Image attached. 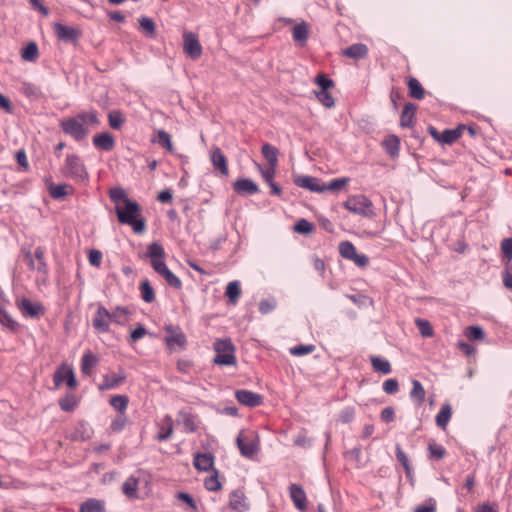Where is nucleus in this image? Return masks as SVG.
<instances>
[{
    "label": "nucleus",
    "instance_id": "obj_3",
    "mask_svg": "<svg viewBox=\"0 0 512 512\" xmlns=\"http://www.w3.org/2000/svg\"><path fill=\"white\" fill-rule=\"evenodd\" d=\"M115 212L121 224L130 225L136 234H141L146 229V223L140 217L141 206L134 200L125 199L123 206L116 205Z\"/></svg>",
    "mask_w": 512,
    "mask_h": 512
},
{
    "label": "nucleus",
    "instance_id": "obj_23",
    "mask_svg": "<svg viewBox=\"0 0 512 512\" xmlns=\"http://www.w3.org/2000/svg\"><path fill=\"white\" fill-rule=\"evenodd\" d=\"M234 191L242 196L256 193V183L250 179H238L233 183Z\"/></svg>",
    "mask_w": 512,
    "mask_h": 512
},
{
    "label": "nucleus",
    "instance_id": "obj_24",
    "mask_svg": "<svg viewBox=\"0 0 512 512\" xmlns=\"http://www.w3.org/2000/svg\"><path fill=\"white\" fill-rule=\"evenodd\" d=\"M342 55L351 59H362L368 55V47L362 43L353 44L342 51Z\"/></svg>",
    "mask_w": 512,
    "mask_h": 512
},
{
    "label": "nucleus",
    "instance_id": "obj_39",
    "mask_svg": "<svg viewBox=\"0 0 512 512\" xmlns=\"http://www.w3.org/2000/svg\"><path fill=\"white\" fill-rule=\"evenodd\" d=\"M163 423L165 426L161 428V431L156 436V439L160 442L167 441L173 433V420L170 415L164 416Z\"/></svg>",
    "mask_w": 512,
    "mask_h": 512
},
{
    "label": "nucleus",
    "instance_id": "obj_16",
    "mask_svg": "<svg viewBox=\"0 0 512 512\" xmlns=\"http://www.w3.org/2000/svg\"><path fill=\"white\" fill-rule=\"evenodd\" d=\"M289 494L291 497V500L293 501L295 507L300 510L304 511L307 508V498L306 493L302 486L299 484H291L289 487Z\"/></svg>",
    "mask_w": 512,
    "mask_h": 512
},
{
    "label": "nucleus",
    "instance_id": "obj_6",
    "mask_svg": "<svg viewBox=\"0 0 512 512\" xmlns=\"http://www.w3.org/2000/svg\"><path fill=\"white\" fill-rule=\"evenodd\" d=\"M345 209L353 214L369 217L373 214L372 202L365 195H351L343 203Z\"/></svg>",
    "mask_w": 512,
    "mask_h": 512
},
{
    "label": "nucleus",
    "instance_id": "obj_25",
    "mask_svg": "<svg viewBox=\"0 0 512 512\" xmlns=\"http://www.w3.org/2000/svg\"><path fill=\"white\" fill-rule=\"evenodd\" d=\"M79 512H106L105 501L97 498H88L80 504Z\"/></svg>",
    "mask_w": 512,
    "mask_h": 512
},
{
    "label": "nucleus",
    "instance_id": "obj_13",
    "mask_svg": "<svg viewBox=\"0 0 512 512\" xmlns=\"http://www.w3.org/2000/svg\"><path fill=\"white\" fill-rule=\"evenodd\" d=\"M53 27L57 38L62 42L76 44L81 37V31L78 28L62 23H55Z\"/></svg>",
    "mask_w": 512,
    "mask_h": 512
},
{
    "label": "nucleus",
    "instance_id": "obj_17",
    "mask_svg": "<svg viewBox=\"0 0 512 512\" xmlns=\"http://www.w3.org/2000/svg\"><path fill=\"white\" fill-rule=\"evenodd\" d=\"M93 145L103 151H111L115 147V139L109 132H101L93 136Z\"/></svg>",
    "mask_w": 512,
    "mask_h": 512
},
{
    "label": "nucleus",
    "instance_id": "obj_31",
    "mask_svg": "<svg viewBox=\"0 0 512 512\" xmlns=\"http://www.w3.org/2000/svg\"><path fill=\"white\" fill-rule=\"evenodd\" d=\"M416 105L413 103H407L404 105V108L400 117V125L402 127H411L413 124V119L415 116Z\"/></svg>",
    "mask_w": 512,
    "mask_h": 512
},
{
    "label": "nucleus",
    "instance_id": "obj_15",
    "mask_svg": "<svg viewBox=\"0 0 512 512\" xmlns=\"http://www.w3.org/2000/svg\"><path fill=\"white\" fill-rule=\"evenodd\" d=\"M294 183L303 189L311 192H324V183L320 179L312 176L301 175L294 179Z\"/></svg>",
    "mask_w": 512,
    "mask_h": 512
},
{
    "label": "nucleus",
    "instance_id": "obj_27",
    "mask_svg": "<svg viewBox=\"0 0 512 512\" xmlns=\"http://www.w3.org/2000/svg\"><path fill=\"white\" fill-rule=\"evenodd\" d=\"M229 506L237 512H245L249 508L246 497L240 491H233L230 494Z\"/></svg>",
    "mask_w": 512,
    "mask_h": 512
},
{
    "label": "nucleus",
    "instance_id": "obj_53",
    "mask_svg": "<svg viewBox=\"0 0 512 512\" xmlns=\"http://www.w3.org/2000/svg\"><path fill=\"white\" fill-rule=\"evenodd\" d=\"M464 335L470 340H483L485 337V333L480 326H468L464 330Z\"/></svg>",
    "mask_w": 512,
    "mask_h": 512
},
{
    "label": "nucleus",
    "instance_id": "obj_29",
    "mask_svg": "<svg viewBox=\"0 0 512 512\" xmlns=\"http://www.w3.org/2000/svg\"><path fill=\"white\" fill-rule=\"evenodd\" d=\"M261 152L269 164L267 168L276 169L278 164V149L270 144H264Z\"/></svg>",
    "mask_w": 512,
    "mask_h": 512
},
{
    "label": "nucleus",
    "instance_id": "obj_19",
    "mask_svg": "<svg viewBox=\"0 0 512 512\" xmlns=\"http://www.w3.org/2000/svg\"><path fill=\"white\" fill-rule=\"evenodd\" d=\"M210 159L215 169L219 170L221 175H228L227 160L220 148L214 147L210 153Z\"/></svg>",
    "mask_w": 512,
    "mask_h": 512
},
{
    "label": "nucleus",
    "instance_id": "obj_37",
    "mask_svg": "<svg viewBox=\"0 0 512 512\" xmlns=\"http://www.w3.org/2000/svg\"><path fill=\"white\" fill-rule=\"evenodd\" d=\"M237 401L248 407L256 406V394L248 390H237L235 392Z\"/></svg>",
    "mask_w": 512,
    "mask_h": 512
},
{
    "label": "nucleus",
    "instance_id": "obj_59",
    "mask_svg": "<svg viewBox=\"0 0 512 512\" xmlns=\"http://www.w3.org/2000/svg\"><path fill=\"white\" fill-rule=\"evenodd\" d=\"M437 503L434 498L427 499L423 504L417 505L413 512H436Z\"/></svg>",
    "mask_w": 512,
    "mask_h": 512
},
{
    "label": "nucleus",
    "instance_id": "obj_51",
    "mask_svg": "<svg viewBox=\"0 0 512 512\" xmlns=\"http://www.w3.org/2000/svg\"><path fill=\"white\" fill-rule=\"evenodd\" d=\"M125 119L120 111L113 110L108 114V122L112 129H121Z\"/></svg>",
    "mask_w": 512,
    "mask_h": 512
},
{
    "label": "nucleus",
    "instance_id": "obj_5",
    "mask_svg": "<svg viewBox=\"0 0 512 512\" xmlns=\"http://www.w3.org/2000/svg\"><path fill=\"white\" fill-rule=\"evenodd\" d=\"M216 355L213 362L221 366H232L236 363L234 346L229 339H217L214 343Z\"/></svg>",
    "mask_w": 512,
    "mask_h": 512
},
{
    "label": "nucleus",
    "instance_id": "obj_9",
    "mask_svg": "<svg viewBox=\"0 0 512 512\" xmlns=\"http://www.w3.org/2000/svg\"><path fill=\"white\" fill-rule=\"evenodd\" d=\"M183 51L187 57L197 60L202 55V46L197 34L193 32H184L183 34Z\"/></svg>",
    "mask_w": 512,
    "mask_h": 512
},
{
    "label": "nucleus",
    "instance_id": "obj_55",
    "mask_svg": "<svg viewBox=\"0 0 512 512\" xmlns=\"http://www.w3.org/2000/svg\"><path fill=\"white\" fill-rule=\"evenodd\" d=\"M396 459L403 466L406 475L410 476L412 467L409 458L399 445L396 446Z\"/></svg>",
    "mask_w": 512,
    "mask_h": 512
},
{
    "label": "nucleus",
    "instance_id": "obj_21",
    "mask_svg": "<svg viewBox=\"0 0 512 512\" xmlns=\"http://www.w3.org/2000/svg\"><path fill=\"white\" fill-rule=\"evenodd\" d=\"M275 173L276 169L274 168L261 169L262 178L265 181V183L270 187V194L274 196H281L282 189L274 181Z\"/></svg>",
    "mask_w": 512,
    "mask_h": 512
},
{
    "label": "nucleus",
    "instance_id": "obj_40",
    "mask_svg": "<svg viewBox=\"0 0 512 512\" xmlns=\"http://www.w3.org/2000/svg\"><path fill=\"white\" fill-rule=\"evenodd\" d=\"M21 92L27 98H31V99H35V100L40 99L43 96L41 89L37 85H35L31 82H27V81H24L22 83Z\"/></svg>",
    "mask_w": 512,
    "mask_h": 512
},
{
    "label": "nucleus",
    "instance_id": "obj_48",
    "mask_svg": "<svg viewBox=\"0 0 512 512\" xmlns=\"http://www.w3.org/2000/svg\"><path fill=\"white\" fill-rule=\"evenodd\" d=\"M415 324H416L420 334L423 337L428 338V337H432L434 335L433 327L428 320L422 319V318H416Z\"/></svg>",
    "mask_w": 512,
    "mask_h": 512
},
{
    "label": "nucleus",
    "instance_id": "obj_12",
    "mask_svg": "<svg viewBox=\"0 0 512 512\" xmlns=\"http://www.w3.org/2000/svg\"><path fill=\"white\" fill-rule=\"evenodd\" d=\"M111 316L109 310L103 305H99L92 319V326L98 333H108L110 331Z\"/></svg>",
    "mask_w": 512,
    "mask_h": 512
},
{
    "label": "nucleus",
    "instance_id": "obj_47",
    "mask_svg": "<svg viewBox=\"0 0 512 512\" xmlns=\"http://www.w3.org/2000/svg\"><path fill=\"white\" fill-rule=\"evenodd\" d=\"M383 145L386 149V151L394 156V155H397L398 152H399V148H400V140L397 136L395 135H391V136H388L384 141H383Z\"/></svg>",
    "mask_w": 512,
    "mask_h": 512
},
{
    "label": "nucleus",
    "instance_id": "obj_32",
    "mask_svg": "<svg viewBox=\"0 0 512 512\" xmlns=\"http://www.w3.org/2000/svg\"><path fill=\"white\" fill-rule=\"evenodd\" d=\"M452 416V409L450 404H444L435 417L436 425L443 430L446 429Z\"/></svg>",
    "mask_w": 512,
    "mask_h": 512
},
{
    "label": "nucleus",
    "instance_id": "obj_4",
    "mask_svg": "<svg viewBox=\"0 0 512 512\" xmlns=\"http://www.w3.org/2000/svg\"><path fill=\"white\" fill-rule=\"evenodd\" d=\"M64 177L78 184H86L89 181V173L84 161L77 154H67L61 168Z\"/></svg>",
    "mask_w": 512,
    "mask_h": 512
},
{
    "label": "nucleus",
    "instance_id": "obj_54",
    "mask_svg": "<svg viewBox=\"0 0 512 512\" xmlns=\"http://www.w3.org/2000/svg\"><path fill=\"white\" fill-rule=\"evenodd\" d=\"M128 422V418L126 414H118L110 424V430L115 433H120L124 430L126 424Z\"/></svg>",
    "mask_w": 512,
    "mask_h": 512
},
{
    "label": "nucleus",
    "instance_id": "obj_61",
    "mask_svg": "<svg viewBox=\"0 0 512 512\" xmlns=\"http://www.w3.org/2000/svg\"><path fill=\"white\" fill-rule=\"evenodd\" d=\"M316 97L327 108H332L335 105L334 98L329 91H318Z\"/></svg>",
    "mask_w": 512,
    "mask_h": 512
},
{
    "label": "nucleus",
    "instance_id": "obj_8",
    "mask_svg": "<svg viewBox=\"0 0 512 512\" xmlns=\"http://www.w3.org/2000/svg\"><path fill=\"white\" fill-rule=\"evenodd\" d=\"M165 331L164 342L169 350H175L176 346L179 350L186 348L187 338L179 326L167 325Z\"/></svg>",
    "mask_w": 512,
    "mask_h": 512
},
{
    "label": "nucleus",
    "instance_id": "obj_63",
    "mask_svg": "<svg viewBox=\"0 0 512 512\" xmlns=\"http://www.w3.org/2000/svg\"><path fill=\"white\" fill-rule=\"evenodd\" d=\"M315 83L320 87L319 91H328L334 86V82L324 74H318Z\"/></svg>",
    "mask_w": 512,
    "mask_h": 512
},
{
    "label": "nucleus",
    "instance_id": "obj_1",
    "mask_svg": "<svg viewBox=\"0 0 512 512\" xmlns=\"http://www.w3.org/2000/svg\"><path fill=\"white\" fill-rule=\"evenodd\" d=\"M100 120L95 110L78 113L74 117L63 118L59 126L61 130L75 141H82L89 134V125L98 126Z\"/></svg>",
    "mask_w": 512,
    "mask_h": 512
},
{
    "label": "nucleus",
    "instance_id": "obj_2",
    "mask_svg": "<svg viewBox=\"0 0 512 512\" xmlns=\"http://www.w3.org/2000/svg\"><path fill=\"white\" fill-rule=\"evenodd\" d=\"M145 257L150 258L151 266L156 273L163 277L166 283L177 290L182 288V281L176 276L164 262L165 250L158 242H153L148 245Z\"/></svg>",
    "mask_w": 512,
    "mask_h": 512
},
{
    "label": "nucleus",
    "instance_id": "obj_30",
    "mask_svg": "<svg viewBox=\"0 0 512 512\" xmlns=\"http://www.w3.org/2000/svg\"><path fill=\"white\" fill-rule=\"evenodd\" d=\"M370 362L375 372H379L386 375L391 373L392 371L391 364L387 359L372 355L370 356Z\"/></svg>",
    "mask_w": 512,
    "mask_h": 512
},
{
    "label": "nucleus",
    "instance_id": "obj_14",
    "mask_svg": "<svg viewBox=\"0 0 512 512\" xmlns=\"http://www.w3.org/2000/svg\"><path fill=\"white\" fill-rule=\"evenodd\" d=\"M64 381L69 388H75L77 386V380L73 369L66 365H61L54 372L53 382L56 387H59Z\"/></svg>",
    "mask_w": 512,
    "mask_h": 512
},
{
    "label": "nucleus",
    "instance_id": "obj_60",
    "mask_svg": "<svg viewBox=\"0 0 512 512\" xmlns=\"http://www.w3.org/2000/svg\"><path fill=\"white\" fill-rule=\"evenodd\" d=\"M294 230L300 234H309L314 230V225L306 219H300L296 222Z\"/></svg>",
    "mask_w": 512,
    "mask_h": 512
},
{
    "label": "nucleus",
    "instance_id": "obj_11",
    "mask_svg": "<svg viewBox=\"0 0 512 512\" xmlns=\"http://www.w3.org/2000/svg\"><path fill=\"white\" fill-rule=\"evenodd\" d=\"M16 305L22 315L27 318L37 319L45 313V307L42 304L32 302L26 297L19 299Z\"/></svg>",
    "mask_w": 512,
    "mask_h": 512
},
{
    "label": "nucleus",
    "instance_id": "obj_36",
    "mask_svg": "<svg viewBox=\"0 0 512 512\" xmlns=\"http://www.w3.org/2000/svg\"><path fill=\"white\" fill-rule=\"evenodd\" d=\"M73 188L66 184V183H60L57 185H51L49 188V194L53 199H61L68 194L72 193Z\"/></svg>",
    "mask_w": 512,
    "mask_h": 512
},
{
    "label": "nucleus",
    "instance_id": "obj_20",
    "mask_svg": "<svg viewBox=\"0 0 512 512\" xmlns=\"http://www.w3.org/2000/svg\"><path fill=\"white\" fill-rule=\"evenodd\" d=\"M92 435L93 429L91 426L85 421H80L76 424L74 431L71 434V440L85 442L91 439Z\"/></svg>",
    "mask_w": 512,
    "mask_h": 512
},
{
    "label": "nucleus",
    "instance_id": "obj_58",
    "mask_svg": "<svg viewBox=\"0 0 512 512\" xmlns=\"http://www.w3.org/2000/svg\"><path fill=\"white\" fill-rule=\"evenodd\" d=\"M109 197L111 201L118 203L120 201L125 203V199H129L125 190L121 187H114L109 190Z\"/></svg>",
    "mask_w": 512,
    "mask_h": 512
},
{
    "label": "nucleus",
    "instance_id": "obj_56",
    "mask_svg": "<svg viewBox=\"0 0 512 512\" xmlns=\"http://www.w3.org/2000/svg\"><path fill=\"white\" fill-rule=\"evenodd\" d=\"M314 350H315V346L312 344H308V345L300 344V345L291 347L289 351H290V354H292L293 356L300 357V356L308 355V354L314 352Z\"/></svg>",
    "mask_w": 512,
    "mask_h": 512
},
{
    "label": "nucleus",
    "instance_id": "obj_41",
    "mask_svg": "<svg viewBox=\"0 0 512 512\" xmlns=\"http://www.w3.org/2000/svg\"><path fill=\"white\" fill-rule=\"evenodd\" d=\"M139 290L141 292V298L146 303H152L155 301V292L148 279L140 282Z\"/></svg>",
    "mask_w": 512,
    "mask_h": 512
},
{
    "label": "nucleus",
    "instance_id": "obj_45",
    "mask_svg": "<svg viewBox=\"0 0 512 512\" xmlns=\"http://www.w3.org/2000/svg\"><path fill=\"white\" fill-rule=\"evenodd\" d=\"M129 310L126 307L117 306L112 312H110L111 322L118 325H124L127 321V315Z\"/></svg>",
    "mask_w": 512,
    "mask_h": 512
},
{
    "label": "nucleus",
    "instance_id": "obj_22",
    "mask_svg": "<svg viewBox=\"0 0 512 512\" xmlns=\"http://www.w3.org/2000/svg\"><path fill=\"white\" fill-rule=\"evenodd\" d=\"M126 379V376L124 374L117 375L115 373L113 374H107L103 376L102 383L99 384L98 388L101 391L104 390H111L117 388L121 383H123Z\"/></svg>",
    "mask_w": 512,
    "mask_h": 512
},
{
    "label": "nucleus",
    "instance_id": "obj_26",
    "mask_svg": "<svg viewBox=\"0 0 512 512\" xmlns=\"http://www.w3.org/2000/svg\"><path fill=\"white\" fill-rule=\"evenodd\" d=\"M214 465V456L211 453H197L194 457V466L199 471H208Z\"/></svg>",
    "mask_w": 512,
    "mask_h": 512
},
{
    "label": "nucleus",
    "instance_id": "obj_64",
    "mask_svg": "<svg viewBox=\"0 0 512 512\" xmlns=\"http://www.w3.org/2000/svg\"><path fill=\"white\" fill-rule=\"evenodd\" d=\"M503 285L512 291V265L506 264L502 273Z\"/></svg>",
    "mask_w": 512,
    "mask_h": 512
},
{
    "label": "nucleus",
    "instance_id": "obj_43",
    "mask_svg": "<svg viewBox=\"0 0 512 512\" xmlns=\"http://www.w3.org/2000/svg\"><path fill=\"white\" fill-rule=\"evenodd\" d=\"M462 126L457 127L456 129H446L441 133V143L443 144H453L456 142L462 135Z\"/></svg>",
    "mask_w": 512,
    "mask_h": 512
},
{
    "label": "nucleus",
    "instance_id": "obj_42",
    "mask_svg": "<svg viewBox=\"0 0 512 512\" xmlns=\"http://www.w3.org/2000/svg\"><path fill=\"white\" fill-rule=\"evenodd\" d=\"M109 403L119 414H125L129 398L126 395H114L110 398Z\"/></svg>",
    "mask_w": 512,
    "mask_h": 512
},
{
    "label": "nucleus",
    "instance_id": "obj_38",
    "mask_svg": "<svg viewBox=\"0 0 512 512\" xmlns=\"http://www.w3.org/2000/svg\"><path fill=\"white\" fill-rule=\"evenodd\" d=\"M447 455V450L441 445L434 441L428 444V458L431 460L439 461Z\"/></svg>",
    "mask_w": 512,
    "mask_h": 512
},
{
    "label": "nucleus",
    "instance_id": "obj_7",
    "mask_svg": "<svg viewBox=\"0 0 512 512\" xmlns=\"http://www.w3.org/2000/svg\"><path fill=\"white\" fill-rule=\"evenodd\" d=\"M236 445L243 457L250 460L256 458V436L253 432L241 430L236 437Z\"/></svg>",
    "mask_w": 512,
    "mask_h": 512
},
{
    "label": "nucleus",
    "instance_id": "obj_28",
    "mask_svg": "<svg viewBox=\"0 0 512 512\" xmlns=\"http://www.w3.org/2000/svg\"><path fill=\"white\" fill-rule=\"evenodd\" d=\"M139 486V478L130 475L122 484V492L131 499L137 498V490Z\"/></svg>",
    "mask_w": 512,
    "mask_h": 512
},
{
    "label": "nucleus",
    "instance_id": "obj_10",
    "mask_svg": "<svg viewBox=\"0 0 512 512\" xmlns=\"http://www.w3.org/2000/svg\"><path fill=\"white\" fill-rule=\"evenodd\" d=\"M340 255L348 260L353 261L359 267H365L369 263V259L364 254H358L355 246L349 241H343L339 244Z\"/></svg>",
    "mask_w": 512,
    "mask_h": 512
},
{
    "label": "nucleus",
    "instance_id": "obj_62",
    "mask_svg": "<svg viewBox=\"0 0 512 512\" xmlns=\"http://www.w3.org/2000/svg\"><path fill=\"white\" fill-rule=\"evenodd\" d=\"M139 24L141 29L148 34L149 36H153L155 33V23L154 21L149 17H142L139 19Z\"/></svg>",
    "mask_w": 512,
    "mask_h": 512
},
{
    "label": "nucleus",
    "instance_id": "obj_18",
    "mask_svg": "<svg viewBox=\"0 0 512 512\" xmlns=\"http://www.w3.org/2000/svg\"><path fill=\"white\" fill-rule=\"evenodd\" d=\"M178 422L182 423L185 433H194L198 429L197 416L186 410L179 411Z\"/></svg>",
    "mask_w": 512,
    "mask_h": 512
},
{
    "label": "nucleus",
    "instance_id": "obj_50",
    "mask_svg": "<svg viewBox=\"0 0 512 512\" xmlns=\"http://www.w3.org/2000/svg\"><path fill=\"white\" fill-rule=\"evenodd\" d=\"M77 405L78 401L73 394H68L59 400V406L65 412H72Z\"/></svg>",
    "mask_w": 512,
    "mask_h": 512
},
{
    "label": "nucleus",
    "instance_id": "obj_34",
    "mask_svg": "<svg viewBox=\"0 0 512 512\" xmlns=\"http://www.w3.org/2000/svg\"><path fill=\"white\" fill-rule=\"evenodd\" d=\"M410 97L421 100L425 97V90L421 83L414 77H410L407 82Z\"/></svg>",
    "mask_w": 512,
    "mask_h": 512
},
{
    "label": "nucleus",
    "instance_id": "obj_35",
    "mask_svg": "<svg viewBox=\"0 0 512 512\" xmlns=\"http://www.w3.org/2000/svg\"><path fill=\"white\" fill-rule=\"evenodd\" d=\"M425 389L423 385L418 380L412 381V389L410 392L411 399L418 405H422L425 400Z\"/></svg>",
    "mask_w": 512,
    "mask_h": 512
},
{
    "label": "nucleus",
    "instance_id": "obj_52",
    "mask_svg": "<svg viewBox=\"0 0 512 512\" xmlns=\"http://www.w3.org/2000/svg\"><path fill=\"white\" fill-rule=\"evenodd\" d=\"M157 142L169 152H173L171 135L163 129L157 131Z\"/></svg>",
    "mask_w": 512,
    "mask_h": 512
},
{
    "label": "nucleus",
    "instance_id": "obj_49",
    "mask_svg": "<svg viewBox=\"0 0 512 512\" xmlns=\"http://www.w3.org/2000/svg\"><path fill=\"white\" fill-rule=\"evenodd\" d=\"M241 294L240 284L238 281H231L228 283L225 291V295L229 298V301L235 303Z\"/></svg>",
    "mask_w": 512,
    "mask_h": 512
},
{
    "label": "nucleus",
    "instance_id": "obj_57",
    "mask_svg": "<svg viewBox=\"0 0 512 512\" xmlns=\"http://www.w3.org/2000/svg\"><path fill=\"white\" fill-rule=\"evenodd\" d=\"M349 182V178H336L331 180L328 184L324 183L325 191H338L345 187Z\"/></svg>",
    "mask_w": 512,
    "mask_h": 512
},
{
    "label": "nucleus",
    "instance_id": "obj_33",
    "mask_svg": "<svg viewBox=\"0 0 512 512\" xmlns=\"http://www.w3.org/2000/svg\"><path fill=\"white\" fill-rule=\"evenodd\" d=\"M97 363L98 358L91 351L85 352L81 358V372L89 375Z\"/></svg>",
    "mask_w": 512,
    "mask_h": 512
},
{
    "label": "nucleus",
    "instance_id": "obj_46",
    "mask_svg": "<svg viewBox=\"0 0 512 512\" xmlns=\"http://www.w3.org/2000/svg\"><path fill=\"white\" fill-rule=\"evenodd\" d=\"M39 55L38 45L35 42H30L22 50L21 57L25 61L34 62Z\"/></svg>",
    "mask_w": 512,
    "mask_h": 512
},
{
    "label": "nucleus",
    "instance_id": "obj_44",
    "mask_svg": "<svg viewBox=\"0 0 512 512\" xmlns=\"http://www.w3.org/2000/svg\"><path fill=\"white\" fill-rule=\"evenodd\" d=\"M293 39L296 42L304 43L307 41L309 36V29L305 22L297 24L292 29Z\"/></svg>",
    "mask_w": 512,
    "mask_h": 512
}]
</instances>
